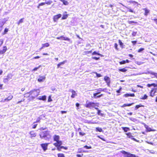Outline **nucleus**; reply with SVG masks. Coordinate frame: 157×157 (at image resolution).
Instances as JSON below:
<instances>
[{
  "label": "nucleus",
  "instance_id": "f257e3e1",
  "mask_svg": "<svg viewBox=\"0 0 157 157\" xmlns=\"http://www.w3.org/2000/svg\"><path fill=\"white\" fill-rule=\"evenodd\" d=\"M38 94L36 91H33L25 94L24 97L29 98H35L37 97Z\"/></svg>",
  "mask_w": 157,
  "mask_h": 157
},
{
  "label": "nucleus",
  "instance_id": "f03ea898",
  "mask_svg": "<svg viewBox=\"0 0 157 157\" xmlns=\"http://www.w3.org/2000/svg\"><path fill=\"white\" fill-rule=\"evenodd\" d=\"M60 137L59 135H54L53 136V140L54 141L56 142L53 144V145L55 146H59V145L62 144V141L59 140Z\"/></svg>",
  "mask_w": 157,
  "mask_h": 157
},
{
  "label": "nucleus",
  "instance_id": "7ed1b4c3",
  "mask_svg": "<svg viewBox=\"0 0 157 157\" xmlns=\"http://www.w3.org/2000/svg\"><path fill=\"white\" fill-rule=\"evenodd\" d=\"M99 104L98 103H95L94 102H89L86 103L85 106L86 108L91 109L93 108H96V107H97L99 106Z\"/></svg>",
  "mask_w": 157,
  "mask_h": 157
},
{
  "label": "nucleus",
  "instance_id": "20e7f679",
  "mask_svg": "<svg viewBox=\"0 0 157 157\" xmlns=\"http://www.w3.org/2000/svg\"><path fill=\"white\" fill-rule=\"evenodd\" d=\"M121 152L124 155V157H138L134 154L128 153L124 151H122Z\"/></svg>",
  "mask_w": 157,
  "mask_h": 157
},
{
  "label": "nucleus",
  "instance_id": "39448f33",
  "mask_svg": "<svg viewBox=\"0 0 157 157\" xmlns=\"http://www.w3.org/2000/svg\"><path fill=\"white\" fill-rule=\"evenodd\" d=\"M157 90L155 88H153L151 89L149 93L150 96L151 97H154L156 96V98H157Z\"/></svg>",
  "mask_w": 157,
  "mask_h": 157
},
{
  "label": "nucleus",
  "instance_id": "423d86ee",
  "mask_svg": "<svg viewBox=\"0 0 157 157\" xmlns=\"http://www.w3.org/2000/svg\"><path fill=\"white\" fill-rule=\"evenodd\" d=\"M48 133L47 131H43L40 133V136L41 138L42 139L47 137Z\"/></svg>",
  "mask_w": 157,
  "mask_h": 157
},
{
  "label": "nucleus",
  "instance_id": "0eeeda50",
  "mask_svg": "<svg viewBox=\"0 0 157 157\" xmlns=\"http://www.w3.org/2000/svg\"><path fill=\"white\" fill-rule=\"evenodd\" d=\"M49 143H42L40 144V145L43 149L44 151H45L48 149V146Z\"/></svg>",
  "mask_w": 157,
  "mask_h": 157
},
{
  "label": "nucleus",
  "instance_id": "6e6552de",
  "mask_svg": "<svg viewBox=\"0 0 157 157\" xmlns=\"http://www.w3.org/2000/svg\"><path fill=\"white\" fill-rule=\"evenodd\" d=\"M62 144H60L59 145V146H55L57 147V150L59 151H61V150L62 149H63L64 150H67L68 149V147H64L63 146H61Z\"/></svg>",
  "mask_w": 157,
  "mask_h": 157
},
{
  "label": "nucleus",
  "instance_id": "1a4fd4ad",
  "mask_svg": "<svg viewBox=\"0 0 157 157\" xmlns=\"http://www.w3.org/2000/svg\"><path fill=\"white\" fill-rule=\"evenodd\" d=\"M56 39L58 40H67L68 41H70V39L69 38L67 37H65L63 36H60L57 37Z\"/></svg>",
  "mask_w": 157,
  "mask_h": 157
},
{
  "label": "nucleus",
  "instance_id": "9d476101",
  "mask_svg": "<svg viewBox=\"0 0 157 157\" xmlns=\"http://www.w3.org/2000/svg\"><path fill=\"white\" fill-rule=\"evenodd\" d=\"M128 138L131 139L132 140L136 141H137L136 140L135 138L133 137V136L132 135V134L131 132H129L126 134Z\"/></svg>",
  "mask_w": 157,
  "mask_h": 157
},
{
  "label": "nucleus",
  "instance_id": "9b49d317",
  "mask_svg": "<svg viewBox=\"0 0 157 157\" xmlns=\"http://www.w3.org/2000/svg\"><path fill=\"white\" fill-rule=\"evenodd\" d=\"M61 16L60 14H58L54 16L53 17V20L54 22H56L57 21L58 19L60 18Z\"/></svg>",
  "mask_w": 157,
  "mask_h": 157
},
{
  "label": "nucleus",
  "instance_id": "f8f14e48",
  "mask_svg": "<svg viewBox=\"0 0 157 157\" xmlns=\"http://www.w3.org/2000/svg\"><path fill=\"white\" fill-rule=\"evenodd\" d=\"M104 79L105 81L108 86H109L110 83V81L109 78L108 76H105L104 78Z\"/></svg>",
  "mask_w": 157,
  "mask_h": 157
},
{
  "label": "nucleus",
  "instance_id": "ddd939ff",
  "mask_svg": "<svg viewBox=\"0 0 157 157\" xmlns=\"http://www.w3.org/2000/svg\"><path fill=\"white\" fill-rule=\"evenodd\" d=\"M12 75L10 74H8L6 78H4L3 79V81L4 82H7L8 81V80L11 78Z\"/></svg>",
  "mask_w": 157,
  "mask_h": 157
},
{
  "label": "nucleus",
  "instance_id": "4468645a",
  "mask_svg": "<svg viewBox=\"0 0 157 157\" xmlns=\"http://www.w3.org/2000/svg\"><path fill=\"white\" fill-rule=\"evenodd\" d=\"M45 76H39V78L37 80L38 82H43L45 79Z\"/></svg>",
  "mask_w": 157,
  "mask_h": 157
},
{
  "label": "nucleus",
  "instance_id": "2eb2a0df",
  "mask_svg": "<svg viewBox=\"0 0 157 157\" xmlns=\"http://www.w3.org/2000/svg\"><path fill=\"white\" fill-rule=\"evenodd\" d=\"M50 45V44L48 43H46L42 44V46L40 48V50H41L42 49L44 48L45 47H49Z\"/></svg>",
  "mask_w": 157,
  "mask_h": 157
},
{
  "label": "nucleus",
  "instance_id": "dca6fc26",
  "mask_svg": "<svg viewBox=\"0 0 157 157\" xmlns=\"http://www.w3.org/2000/svg\"><path fill=\"white\" fill-rule=\"evenodd\" d=\"M70 91H71L72 93V94L71 96V97L72 98H74L77 95V94L76 92L75 91L73 90H70Z\"/></svg>",
  "mask_w": 157,
  "mask_h": 157
},
{
  "label": "nucleus",
  "instance_id": "f3484780",
  "mask_svg": "<svg viewBox=\"0 0 157 157\" xmlns=\"http://www.w3.org/2000/svg\"><path fill=\"white\" fill-rule=\"evenodd\" d=\"M7 48L6 46H4L3 47L2 50H0V55L3 54L7 51Z\"/></svg>",
  "mask_w": 157,
  "mask_h": 157
},
{
  "label": "nucleus",
  "instance_id": "a211bd4d",
  "mask_svg": "<svg viewBox=\"0 0 157 157\" xmlns=\"http://www.w3.org/2000/svg\"><path fill=\"white\" fill-rule=\"evenodd\" d=\"M31 138H33L36 137V133L33 131H31L29 132Z\"/></svg>",
  "mask_w": 157,
  "mask_h": 157
},
{
  "label": "nucleus",
  "instance_id": "6ab92c4d",
  "mask_svg": "<svg viewBox=\"0 0 157 157\" xmlns=\"http://www.w3.org/2000/svg\"><path fill=\"white\" fill-rule=\"evenodd\" d=\"M134 96V94L133 93H127L124 95V97H133Z\"/></svg>",
  "mask_w": 157,
  "mask_h": 157
},
{
  "label": "nucleus",
  "instance_id": "aec40b11",
  "mask_svg": "<svg viewBox=\"0 0 157 157\" xmlns=\"http://www.w3.org/2000/svg\"><path fill=\"white\" fill-rule=\"evenodd\" d=\"M94 96L95 98H98L101 97L102 95V94H100V92H97L94 94Z\"/></svg>",
  "mask_w": 157,
  "mask_h": 157
},
{
  "label": "nucleus",
  "instance_id": "412c9836",
  "mask_svg": "<svg viewBox=\"0 0 157 157\" xmlns=\"http://www.w3.org/2000/svg\"><path fill=\"white\" fill-rule=\"evenodd\" d=\"M118 42L119 43V45L120 46V47L121 49H123L124 47V45L123 42H122L121 40H118Z\"/></svg>",
  "mask_w": 157,
  "mask_h": 157
},
{
  "label": "nucleus",
  "instance_id": "4be33fe9",
  "mask_svg": "<svg viewBox=\"0 0 157 157\" xmlns=\"http://www.w3.org/2000/svg\"><path fill=\"white\" fill-rule=\"evenodd\" d=\"M66 62V60L63 61L61 62H60V63H59L57 65V68H58L59 67H60V66L61 65H63Z\"/></svg>",
  "mask_w": 157,
  "mask_h": 157
},
{
  "label": "nucleus",
  "instance_id": "5701e85b",
  "mask_svg": "<svg viewBox=\"0 0 157 157\" xmlns=\"http://www.w3.org/2000/svg\"><path fill=\"white\" fill-rule=\"evenodd\" d=\"M144 10L145 12L144 13V14L145 16H147L148 13H149V10L147 9V8H144L143 9Z\"/></svg>",
  "mask_w": 157,
  "mask_h": 157
},
{
  "label": "nucleus",
  "instance_id": "b1692460",
  "mask_svg": "<svg viewBox=\"0 0 157 157\" xmlns=\"http://www.w3.org/2000/svg\"><path fill=\"white\" fill-rule=\"evenodd\" d=\"M134 104V103H129V104H124L122 105L121 106V107H125L126 106H129L132 105Z\"/></svg>",
  "mask_w": 157,
  "mask_h": 157
},
{
  "label": "nucleus",
  "instance_id": "393cba45",
  "mask_svg": "<svg viewBox=\"0 0 157 157\" xmlns=\"http://www.w3.org/2000/svg\"><path fill=\"white\" fill-rule=\"evenodd\" d=\"M95 109L98 110L97 112V114L99 115H100L101 116H103L104 115V114L103 113H101V110H99L97 108H95Z\"/></svg>",
  "mask_w": 157,
  "mask_h": 157
},
{
  "label": "nucleus",
  "instance_id": "a878e982",
  "mask_svg": "<svg viewBox=\"0 0 157 157\" xmlns=\"http://www.w3.org/2000/svg\"><path fill=\"white\" fill-rule=\"evenodd\" d=\"M151 86H153L154 87H156L157 86V84L155 83H152L151 84H148L147 85V86L148 87H150Z\"/></svg>",
  "mask_w": 157,
  "mask_h": 157
},
{
  "label": "nucleus",
  "instance_id": "bb28decb",
  "mask_svg": "<svg viewBox=\"0 0 157 157\" xmlns=\"http://www.w3.org/2000/svg\"><path fill=\"white\" fill-rule=\"evenodd\" d=\"M144 105H142L141 104H140L139 105H136L135 106V110H137L140 107H144Z\"/></svg>",
  "mask_w": 157,
  "mask_h": 157
},
{
  "label": "nucleus",
  "instance_id": "cd10ccee",
  "mask_svg": "<svg viewBox=\"0 0 157 157\" xmlns=\"http://www.w3.org/2000/svg\"><path fill=\"white\" fill-rule=\"evenodd\" d=\"M92 55H99V56H100L101 57H103V56L99 53H98V52H97L96 51H95L94 52L92 53Z\"/></svg>",
  "mask_w": 157,
  "mask_h": 157
},
{
  "label": "nucleus",
  "instance_id": "c85d7f7f",
  "mask_svg": "<svg viewBox=\"0 0 157 157\" xmlns=\"http://www.w3.org/2000/svg\"><path fill=\"white\" fill-rule=\"evenodd\" d=\"M122 72H125L127 71V70L126 69L125 67L123 68L119 69L118 70Z\"/></svg>",
  "mask_w": 157,
  "mask_h": 157
},
{
  "label": "nucleus",
  "instance_id": "c756f323",
  "mask_svg": "<svg viewBox=\"0 0 157 157\" xmlns=\"http://www.w3.org/2000/svg\"><path fill=\"white\" fill-rule=\"evenodd\" d=\"M122 128L125 132H127L130 130L129 128L127 127H122Z\"/></svg>",
  "mask_w": 157,
  "mask_h": 157
},
{
  "label": "nucleus",
  "instance_id": "7c9ffc66",
  "mask_svg": "<svg viewBox=\"0 0 157 157\" xmlns=\"http://www.w3.org/2000/svg\"><path fill=\"white\" fill-rule=\"evenodd\" d=\"M5 23V22L3 21H0V25H1V26H0V28H1L0 30L1 31L2 30L3 26L4 25Z\"/></svg>",
  "mask_w": 157,
  "mask_h": 157
},
{
  "label": "nucleus",
  "instance_id": "2f4dec72",
  "mask_svg": "<svg viewBox=\"0 0 157 157\" xmlns=\"http://www.w3.org/2000/svg\"><path fill=\"white\" fill-rule=\"evenodd\" d=\"M96 131L97 132H102L103 131L102 129L101 128L98 127H97L96 128Z\"/></svg>",
  "mask_w": 157,
  "mask_h": 157
},
{
  "label": "nucleus",
  "instance_id": "473e14b6",
  "mask_svg": "<svg viewBox=\"0 0 157 157\" xmlns=\"http://www.w3.org/2000/svg\"><path fill=\"white\" fill-rule=\"evenodd\" d=\"M147 130L148 132L155 131V129L152 130L150 128L148 127L147 126L146 127Z\"/></svg>",
  "mask_w": 157,
  "mask_h": 157
},
{
  "label": "nucleus",
  "instance_id": "72a5a7b5",
  "mask_svg": "<svg viewBox=\"0 0 157 157\" xmlns=\"http://www.w3.org/2000/svg\"><path fill=\"white\" fill-rule=\"evenodd\" d=\"M9 29L8 28H5L4 29L3 32L2 33L3 35L6 34L7 33Z\"/></svg>",
  "mask_w": 157,
  "mask_h": 157
},
{
  "label": "nucleus",
  "instance_id": "f704fd0d",
  "mask_svg": "<svg viewBox=\"0 0 157 157\" xmlns=\"http://www.w3.org/2000/svg\"><path fill=\"white\" fill-rule=\"evenodd\" d=\"M64 5H66L68 4V2L65 0H60Z\"/></svg>",
  "mask_w": 157,
  "mask_h": 157
},
{
  "label": "nucleus",
  "instance_id": "c9c22d12",
  "mask_svg": "<svg viewBox=\"0 0 157 157\" xmlns=\"http://www.w3.org/2000/svg\"><path fill=\"white\" fill-rule=\"evenodd\" d=\"M58 157H65L64 154L62 153H59L57 154Z\"/></svg>",
  "mask_w": 157,
  "mask_h": 157
},
{
  "label": "nucleus",
  "instance_id": "e433bc0d",
  "mask_svg": "<svg viewBox=\"0 0 157 157\" xmlns=\"http://www.w3.org/2000/svg\"><path fill=\"white\" fill-rule=\"evenodd\" d=\"M68 15L67 14H64L63 15L62 17V19L64 20L65 19L68 17Z\"/></svg>",
  "mask_w": 157,
  "mask_h": 157
},
{
  "label": "nucleus",
  "instance_id": "4c0bfd02",
  "mask_svg": "<svg viewBox=\"0 0 157 157\" xmlns=\"http://www.w3.org/2000/svg\"><path fill=\"white\" fill-rule=\"evenodd\" d=\"M45 4V2H41L40 3L38 4V5L37 6V8L38 9H39L40 8V6H43Z\"/></svg>",
  "mask_w": 157,
  "mask_h": 157
},
{
  "label": "nucleus",
  "instance_id": "58836bf2",
  "mask_svg": "<svg viewBox=\"0 0 157 157\" xmlns=\"http://www.w3.org/2000/svg\"><path fill=\"white\" fill-rule=\"evenodd\" d=\"M135 3H133L132 4H133V6H138L139 5H140L137 2L134 1Z\"/></svg>",
  "mask_w": 157,
  "mask_h": 157
},
{
  "label": "nucleus",
  "instance_id": "ea45409f",
  "mask_svg": "<svg viewBox=\"0 0 157 157\" xmlns=\"http://www.w3.org/2000/svg\"><path fill=\"white\" fill-rule=\"evenodd\" d=\"M24 19V18L21 19L19 21L17 22V25H19L20 24V23H22L23 22V21Z\"/></svg>",
  "mask_w": 157,
  "mask_h": 157
},
{
  "label": "nucleus",
  "instance_id": "a19ab883",
  "mask_svg": "<svg viewBox=\"0 0 157 157\" xmlns=\"http://www.w3.org/2000/svg\"><path fill=\"white\" fill-rule=\"evenodd\" d=\"M84 148H85L86 149H91L92 148V147L91 146H88L87 145H85L83 147Z\"/></svg>",
  "mask_w": 157,
  "mask_h": 157
},
{
  "label": "nucleus",
  "instance_id": "79ce46f5",
  "mask_svg": "<svg viewBox=\"0 0 157 157\" xmlns=\"http://www.w3.org/2000/svg\"><path fill=\"white\" fill-rule=\"evenodd\" d=\"M128 23L129 24H133V23L136 24L137 23V22L134 21H128Z\"/></svg>",
  "mask_w": 157,
  "mask_h": 157
},
{
  "label": "nucleus",
  "instance_id": "37998d69",
  "mask_svg": "<svg viewBox=\"0 0 157 157\" xmlns=\"http://www.w3.org/2000/svg\"><path fill=\"white\" fill-rule=\"evenodd\" d=\"M114 46L116 50H119V48L118 47V44L117 43H115L114 44Z\"/></svg>",
  "mask_w": 157,
  "mask_h": 157
},
{
  "label": "nucleus",
  "instance_id": "c03bdc74",
  "mask_svg": "<svg viewBox=\"0 0 157 157\" xmlns=\"http://www.w3.org/2000/svg\"><path fill=\"white\" fill-rule=\"evenodd\" d=\"M144 48H140L139 49L138 51L137 52H141L142 51H144Z\"/></svg>",
  "mask_w": 157,
  "mask_h": 157
},
{
  "label": "nucleus",
  "instance_id": "a18cd8bd",
  "mask_svg": "<svg viewBox=\"0 0 157 157\" xmlns=\"http://www.w3.org/2000/svg\"><path fill=\"white\" fill-rule=\"evenodd\" d=\"M92 50H90V51H86L84 52V53L86 55L88 54L91 53Z\"/></svg>",
  "mask_w": 157,
  "mask_h": 157
},
{
  "label": "nucleus",
  "instance_id": "49530a36",
  "mask_svg": "<svg viewBox=\"0 0 157 157\" xmlns=\"http://www.w3.org/2000/svg\"><path fill=\"white\" fill-rule=\"evenodd\" d=\"M52 2L51 1H48L47 2H45V4H46L48 5H50L52 4Z\"/></svg>",
  "mask_w": 157,
  "mask_h": 157
},
{
  "label": "nucleus",
  "instance_id": "de8ad7c7",
  "mask_svg": "<svg viewBox=\"0 0 157 157\" xmlns=\"http://www.w3.org/2000/svg\"><path fill=\"white\" fill-rule=\"evenodd\" d=\"M79 135L82 136H83L86 134V133L83 132H79Z\"/></svg>",
  "mask_w": 157,
  "mask_h": 157
},
{
  "label": "nucleus",
  "instance_id": "09e8293b",
  "mask_svg": "<svg viewBox=\"0 0 157 157\" xmlns=\"http://www.w3.org/2000/svg\"><path fill=\"white\" fill-rule=\"evenodd\" d=\"M40 67V65L37 67H35L34 68H33L32 70V71H36Z\"/></svg>",
  "mask_w": 157,
  "mask_h": 157
},
{
  "label": "nucleus",
  "instance_id": "8fccbe9b",
  "mask_svg": "<svg viewBox=\"0 0 157 157\" xmlns=\"http://www.w3.org/2000/svg\"><path fill=\"white\" fill-rule=\"evenodd\" d=\"M92 59L96 60H98L99 59H100V57H96L95 56L92 57Z\"/></svg>",
  "mask_w": 157,
  "mask_h": 157
},
{
  "label": "nucleus",
  "instance_id": "3c124183",
  "mask_svg": "<svg viewBox=\"0 0 157 157\" xmlns=\"http://www.w3.org/2000/svg\"><path fill=\"white\" fill-rule=\"evenodd\" d=\"M119 63H120V64L121 65V64H124L126 63L125 62V60H123L122 61L119 62Z\"/></svg>",
  "mask_w": 157,
  "mask_h": 157
},
{
  "label": "nucleus",
  "instance_id": "603ef678",
  "mask_svg": "<svg viewBox=\"0 0 157 157\" xmlns=\"http://www.w3.org/2000/svg\"><path fill=\"white\" fill-rule=\"evenodd\" d=\"M83 154L81 153V154H78L76 155V157H82L83 156Z\"/></svg>",
  "mask_w": 157,
  "mask_h": 157
},
{
  "label": "nucleus",
  "instance_id": "864d4df0",
  "mask_svg": "<svg viewBox=\"0 0 157 157\" xmlns=\"http://www.w3.org/2000/svg\"><path fill=\"white\" fill-rule=\"evenodd\" d=\"M137 32H133L132 34L133 36H136V35L137 34Z\"/></svg>",
  "mask_w": 157,
  "mask_h": 157
},
{
  "label": "nucleus",
  "instance_id": "5fc2aeb1",
  "mask_svg": "<svg viewBox=\"0 0 157 157\" xmlns=\"http://www.w3.org/2000/svg\"><path fill=\"white\" fill-rule=\"evenodd\" d=\"M121 89L122 87H120L119 89L116 91V92L118 93H120V91L121 90Z\"/></svg>",
  "mask_w": 157,
  "mask_h": 157
},
{
  "label": "nucleus",
  "instance_id": "6e6d98bb",
  "mask_svg": "<svg viewBox=\"0 0 157 157\" xmlns=\"http://www.w3.org/2000/svg\"><path fill=\"white\" fill-rule=\"evenodd\" d=\"M135 1H133L132 0H130L128 2L130 4H132Z\"/></svg>",
  "mask_w": 157,
  "mask_h": 157
},
{
  "label": "nucleus",
  "instance_id": "4d7b16f0",
  "mask_svg": "<svg viewBox=\"0 0 157 157\" xmlns=\"http://www.w3.org/2000/svg\"><path fill=\"white\" fill-rule=\"evenodd\" d=\"M128 11L130 12L135 13V12L134 11L130 9H129Z\"/></svg>",
  "mask_w": 157,
  "mask_h": 157
},
{
  "label": "nucleus",
  "instance_id": "13d9d810",
  "mask_svg": "<svg viewBox=\"0 0 157 157\" xmlns=\"http://www.w3.org/2000/svg\"><path fill=\"white\" fill-rule=\"evenodd\" d=\"M3 40H2V39H0V47H1L2 45V44L3 43Z\"/></svg>",
  "mask_w": 157,
  "mask_h": 157
},
{
  "label": "nucleus",
  "instance_id": "bf43d9fd",
  "mask_svg": "<svg viewBox=\"0 0 157 157\" xmlns=\"http://www.w3.org/2000/svg\"><path fill=\"white\" fill-rule=\"evenodd\" d=\"M131 42L133 44V45H135L136 44V43L137 42V41H136V40L132 41H131Z\"/></svg>",
  "mask_w": 157,
  "mask_h": 157
},
{
  "label": "nucleus",
  "instance_id": "052dcab7",
  "mask_svg": "<svg viewBox=\"0 0 157 157\" xmlns=\"http://www.w3.org/2000/svg\"><path fill=\"white\" fill-rule=\"evenodd\" d=\"M40 121V118H39L38 119H37L36 121L34 122V123H37V122H39Z\"/></svg>",
  "mask_w": 157,
  "mask_h": 157
},
{
  "label": "nucleus",
  "instance_id": "680f3d73",
  "mask_svg": "<svg viewBox=\"0 0 157 157\" xmlns=\"http://www.w3.org/2000/svg\"><path fill=\"white\" fill-rule=\"evenodd\" d=\"M37 124H34L33 125V126L32 128H36V126H37Z\"/></svg>",
  "mask_w": 157,
  "mask_h": 157
},
{
  "label": "nucleus",
  "instance_id": "e2e57ef3",
  "mask_svg": "<svg viewBox=\"0 0 157 157\" xmlns=\"http://www.w3.org/2000/svg\"><path fill=\"white\" fill-rule=\"evenodd\" d=\"M96 76L98 77H99L101 76V75L100 74H98L96 73Z\"/></svg>",
  "mask_w": 157,
  "mask_h": 157
},
{
  "label": "nucleus",
  "instance_id": "0e129e2a",
  "mask_svg": "<svg viewBox=\"0 0 157 157\" xmlns=\"http://www.w3.org/2000/svg\"><path fill=\"white\" fill-rule=\"evenodd\" d=\"M40 57V56H35V57H34L33 58V59H37L39 58Z\"/></svg>",
  "mask_w": 157,
  "mask_h": 157
},
{
  "label": "nucleus",
  "instance_id": "69168bd1",
  "mask_svg": "<svg viewBox=\"0 0 157 157\" xmlns=\"http://www.w3.org/2000/svg\"><path fill=\"white\" fill-rule=\"evenodd\" d=\"M147 96L146 94H144L142 98H147Z\"/></svg>",
  "mask_w": 157,
  "mask_h": 157
},
{
  "label": "nucleus",
  "instance_id": "338daca9",
  "mask_svg": "<svg viewBox=\"0 0 157 157\" xmlns=\"http://www.w3.org/2000/svg\"><path fill=\"white\" fill-rule=\"evenodd\" d=\"M61 112L62 114L65 113H67V111H61Z\"/></svg>",
  "mask_w": 157,
  "mask_h": 157
},
{
  "label": "nucleus",
  "instance_id": "774afa93",
  "mask_svg": "<svg viewBox=\"0 0 157 157\" xmlns=\"http://www.w3.org/2000/svg\"><path fill=\"white\" fill-rule=\"evenodd\" d=\"M153 20L155 21L156 24L157 25V19H154Z\"/></svg>",
  "mask_w": 157,
  "mask_h": 157
}]
</instances>
